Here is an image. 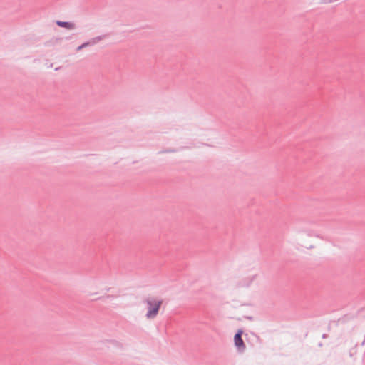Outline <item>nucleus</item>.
Masks as SVG:
<instances>
[{"instance_id":"nucleus-3","label":"nucleus","mask_w":365,"mask_h":365,"mask_svg":"<svg viewBox=\"0 0 365 365\" xmlns=\"http://www.w3.org/2000/svg\"><path fill=\"white\" fill-rule=\"evenodd\" d=\"M57 24L61 27H64L68 29H73L75 27L74 24L70 22L57 21Z\"/></svg>"},{"instance_id":"nucleus-1","label":"nucleus","mask_w":365,"mask_h":365,"mask_svg":"<svg viewBox=\"0 0 365 365\" xmlns=\"http://www.w3.org/2000/svg\"><path fill=\"white\" fill-rule=\"evenodd\" d=\"M162 303V300L155 298H150L146 301L148 306L146 317L148 319H153L157 316Z\"/></svg>"},{"instance_id":"nucleus-4","label":"nucleus","mask_w":365,"mask_h":365,"mask_svg":"<svg viewBox=\"0 0 365 365\" xmlns=\"http://www.w3.org/2000/svg\"><path fill=\"white\" fill-rule=\"evenodd\" d=\"M89 45V43L87 42V43H83L82 45L79 46L78 48H77V50L78 51H80L81 49H83V48L88 46Z\"/></svg>"},{"instance_id":"nucleus-2","label":"nucleus","mask_w":365,"mask_h":365,"mask_svg":"<svg viewBox=\"0 0 365 365\" xmlns=\"http://www.w3.org/2000/svg\"><path fill=\"white\" fill-rule=\"evenodd\" d=\"M242 331L239 330L234 336L235 345L240 349L243 350L245 348V345L242 339Z\"/></svg>"}]
</instances>
